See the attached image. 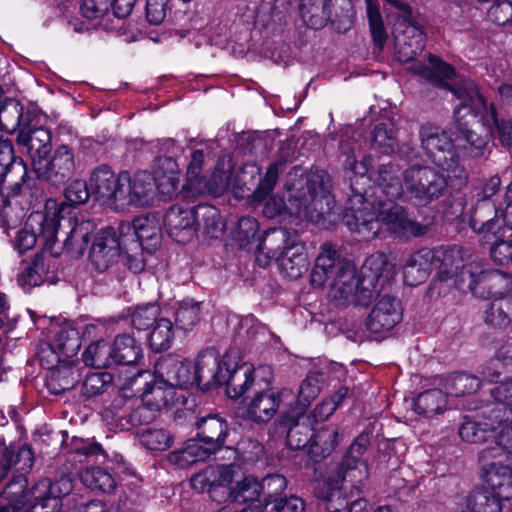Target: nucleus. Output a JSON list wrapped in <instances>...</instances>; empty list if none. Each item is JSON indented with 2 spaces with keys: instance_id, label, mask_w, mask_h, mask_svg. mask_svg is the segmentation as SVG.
Returning <instances> with one entry per match:
<instances>
[{
  "instance_id": "obj_13",
  "label": "nucleus",
  "mask_w": 512,
  "mask_h": 512,
  "mask_svg": "<svg viewBox=\"0 0 512 512\" xmlns=\"http://www.w3.org/2000/svg\"><path fill=\"white\" fill-rule=\"evenodd\" d=\"M376 216L375 197L369 201L357 192L349 199L344 221L351 232L358 234L361 239L370 240L379 234V219Z\"/></svg>"
},
{
  "instance_id": "obj_32",
  "label": "nucleus",
  "mask_w": 512,
  "mask_h": 512,
  "mask_svg": "<svg viewBox=\"0 0 512 512\" xmlns=\"http://www.w3.org/2000/svg\"><path fill=\"white\" fill-rule=\"evenodd\" d=\"M316 494L322 502V509L326 512H364L369 511L367 509V502L359 499L354 501L349 509H346V500L341 497L339 488L332 486L329 483H318L316 488Z\"/></svg>"
},
{
  "instance_id": "obj_33",
  "label": "nucleus",
  "mask_w": 512,
  "mask_h": 512,
  "mask_svg": "<svg viewBox=\"0 0 512 512\" xmlns=\"http://www.w3.org/2000/svg\"><path fill=\"white\" fill-rule=\"evenodd\" d=\"M197 437L220 450L225 445L229 426L225 418L215 414L201 417L196 422Z\"/></svg>"
},
{
  "instance_id": "obj_26",
  "label": "nucleus",
  "mask_w": 512,
  "mask_h": 512,
  "mask_svg": "<svg viewBox=\"0 0 512 512\" xmlns=\"http://www.w3.org/2000/svg\"><path fill=\"white\" fill-rule=\"evenodd\" d=\"M155 374L176 391L195 385L192 362L181 361L173 356L161 358L155 364Z\"/></svg>"
},
{
  "instance_id": "obj_39",
  "label": "nucleus",
  "mask_w": 512,
  "mask_h": 512,
  "mask_svg": "<svg viewBox=\"0 0 512 512\" xmlns=\"http://www.w3.org/2000/svg\"><path fill=\"white\" fill-rule=\"evenodd\" d=\"M263 492V487L260 481L251 475L244 476L241 480L235 482L229 488L226 496L233 503L238 504H252L260 501Z\"/></svg>"
},
{
  "instance_id": "obj_16",
  "label": "nucleus",
  "mask_w": 512,
  "mask_h": 512,
  "mask_svg": "<svg viewBox=\"0 0 512 512\" xmlns=\"http://www.w3.org/2000/svg\"><path fill=\"white\" fill-rule=\"evenodd\" d=\"M260 389L246 406L247 417L256 423L269 422L282 404H290L294 399L293 391L287 388L278 392H274L270 388L261 387Z\"/></svg>"
},
{
  "instance_id": "obj_48",
  "label": "nucleus",
  "mask_w": 512,
  "mask_h": 512,
  "mask_svg": "<svg viewBox=\"0 0 512 512\" xmlns=\"http://www.w3.org/2000/svg\"><path fill=\"white\" fill-rule=\"evenodd\" d=\"M174 340V329L172 322L167 318H159L149 334V346L155 352L169 349Z\"/></svg>"
},
{
  "instance_id": "obj_46",
  "label": "nucleus",
  "mask_w": 512,
  "mask_h": 512,
  "mask_svg": "<svg viewBox=\"0 0 512 512\" xmlns=\"http://www.w3.org/2000/svg\"><path fill=\"white\" fill-rule=\"evenodd\" d=\"M339 477L342 482L350 483L359 491L362 483L368 478V466L362 459L344 458L339 468Z\"/></svg>"
},
{
  "instance_id": "obj_52",
  "label": "nucleus",
  "mask_w": 512,
  "mask_h": 512,
  "mask_svg": "<svg viewBox=\"0 0 512 512\" xmlns=\"http://www.w3.org/2000/svg\"><path fill=\"white\" fill-rule=\"evenodd\" d=\"M54 346L65 356L73 357L81 346V339L76 328L65 325L59 328L54 337Z\"/></svg>"
},
{
  "instance_id": "obj_2",
  "label": "nucleus",
  "mask_w": 512,
  "mask_h": 512,
  "mask_svg": "<svg viewBox=\"0 0 512 512\" xmlns=\"http://www.w3.org/2000/svg\"><path fill=\"white\" fill-rule=\"evenodd\" d=\"M330 182L324 171L311 173L289 186L287 202L277 196L270 197L264 204L263 214L267 218L279 217L282 221L294 222L295 225L304 220L317 221L322 214V200L329 203Z\"/></svg>"
},
{
  "instance_id": "obj_19",
  "label": "nucleus",
  "mask_w": 512,
  "mask_h": 512,
  "mask_svg": "<svg viewBox=\"0 0 512 512\" xmlns=\"http://www.w3.org/2000/svg\"><path fill=\"white\" fill-rule=\"evenodd\" d=\"M271 380L272 371L269 366L254 368L250 363H242L229 373L226 382V394L230 398L237 399L253 386L261 388L262 381L268 386Z\"/></svg>"
},
{
  "instance_id": "obj_43",
  "label": "nucleus",
  "mask_w": 512,
  "mask_h": 512,
  "mask_svg": "<svg viewBox=\"0 0 512 512\" xmlns=\"http://www.w3.org/2000/svg\"><path fill=\"white\" fill-rule=\"evenodd\" d=\"M499 495L489 490L473 491L466 498L465 508L457 512H501Z\"/></svg>"
},
{
  "instance_id": "obj_21",
  "label": "nucleus",
  "mask_w": 512,
  "mask_h": 512,
  "mask_svg": "<svg viewBox=\"0 0 512 512\" xmlns=\"http://www.w3.org/2000/svg\"><path fill=\"white\" fill-rule=\"evenodd\" d=\"M239 467L235 464H221L208 466L190 479L191 487L198 492H207L213 499H217V489L232 485L239 474Z\"/></svg>"
},
{
  "instance_id": "obj_54",
  "label": "nucleus",
  "mask_w": 512,
  "mask_h": 512,
  "mask_svg": "<svg viewBox=\"0 0 512 512\" xmlns=\"http://www.w3.org/2000/svg\"><path fill=\"white\" fill-rule=\"evenodd\" d=\"M321 390V377L318 374L310 373L302 381L297 398V415H301L306 407L314 400Z\"/></svg>"
},
{
  "instance_id": "obj_5",
  "label": "nucleus",
  "mask_w": 512,
  "mask_h": 512,
  "mask_svg": "<svg viewBox=\"0 0 512 512\" xmlns=\"http://www.w3.org/2000/svg\"><path fill=\"white\" fill-rule=\"evenodd\" d=\"M460 267L458 250L444 246L434 249L423 248L407 257L403 266V278L407 285L417 286L435 269L437 274L433 288L437 289L439 294H445L448 289L458 285Z\"/></svg>"
},
{
  "instance_id": "obj_63",
  "label": "nucleus",
  "mask_w": 512,
  "mask_h": 512,
  "mask_svg": "<svg viewBox=\"0 0 512 512\" xmlns=\"http://www.w3.org/2000/svg\"><path fill=\"white\" fill-rule=\"evenodd\" d=\"M204 152L195 150L191 155V160L187 167V184L188 187L195 192H202V176L201 170L204 162Z\"/></svg>"
},
{
  "instance_id": "obj_3",
  "label": "nucleus",
  "mask_w": 512,
  "mask_h": 512,
  "mask_svg": "<svg viewBox=\"0 0 512 512\" xmlns=\"http://www.w3.org/2000/svg\"><path fill=\"white\" fill-rule=\"evenodd\" d=\"M392 276V265L382 252L371 254L365 261L361 273L355 265L344 262L339 266L338 275L332 285L331 299L338 306L368 307L380 278Z\"/></svg>"
},
{
  "instance_id": "obj_4",
  "label": "nucleus",
  "mask_w": 512,
  "mask_h": 512,
  "mask_svg": "<svg viewBox=\"0 0 512 512\" xmlns=\"http://www.w3.org/2000/svg\"><path fill=\"white\" fill-rule=\"evenodd\" d=\"M402 194L399 164L390 161L380 165L372 195L375 197L379 228L383 225L390 233L401 237L423 236L427 232V226L410 219L405 208L395 203Z\"/></svg>"
},
{
  "instance_id": "obj_62",
  "label": "nucleus",
  "mask_w": 512,
  "mask_h": 512,
  "mask_svg": "<svg viewBox=\"0 0 512 512\" xmlns=\"http://www.w3.org/2000/svg\"><path fill=\"white\" fill-rule=\"evenodd\" d=\"M260 483L263 487L262 494L264 495L265 506L271 503L275 504V500H279L277 497L281 495L287 487L286 478L279 474L269 475L260 481Z\"/></svg>"
},
{
  "instance_id": "obj_10",
  "label": "nucleus",
  "mask_w": 512,
  "mask_h": 512,
  "mask_svg": "<svg viewBox=\"0 0 512 512\" xmlns=\"http://www.w3.org/2000/svg\"><path fill=\"white\" fill-rule=\"evenodd\" d=\"M502 410V407L491 409L483 422L463 423L459 428L460 437L466 442L480 443L488 438L489 433H493L494 447L508 448L512 453V422H509L512 412L503 411L504 418H500Z\"/></svg>"
},
{
  "instance_id": "obj_44",
  "label": "nucleus",
  "mask_w": 512,
  "mask_h": 512,
  "mask_svg": "<svg viewBox=\"0 0 512 512\" xmlns=\"http://www.w3.org/2000/svg\"><path fill=\"white\" fill-rule=\"evenodd\" d=\"M71 488V483L66 478L60 479L54 485H52L48 479H42L31 490L34 499L33 506L41 505L42 507H46L47 500L60 497L61 495H67Z\"/></svg>"
},
{
  "instance_id": "obj_20",
  "label": "nucleus",
  "mask_w": 512,
  "mask_h": 512,
  "mask_svg": "<svg viewBox=\"0 0 512 512\" xmlns=\"http://www.w3.org/2000/svg\"><path fill=\"white\" fill-rule=\"evenodd\" d=\"M122 172L115 174L105 164L95 167L89 176L91 194L103 205L116 210L118 202V191L121 189Z\"/></svg>"
},
{
  "instance_id": "obj_30",
  "label": "nucleus",
  "mask_w": 512,
  "mask_h": 512,
  "mask_svg": "<svg viewBox=\"0 0 512 512\" xmlns=\"http://www.w3.org/2000/svg\"><path fill=\"white\" fill-rule=\"evenodd\" d=\"M344 262V260L339 259L338 253L332 245L324 244L311 272V284L314 287L321 288L332 277L331 285H333L338 275L339 266ZM331 289L332 286H330ZM329 295L331 296V292Z\"/></svg>"
},
{
  "instance_id": "obj_17",
  "label": "nucleus",
  "mask_w": 512,
  "mask_h": 512,
  "mask_svg": "<svg viewBox=\"0 0 512 512\" xmlns=\"http://www.w3.org/2000/svg\"><path fill=\"white\" fill-rule=\"evenodd\" d=\"M76 168L73 149L65 144L59 145L53 151L49 160L45 159L34 171L39 179L58 186L64 184L73 176Z\"/></svg>"
},
{
  "instance_id": "obj_55",
  "label": "nucleus",
  "mask_w": 512,
  "mask_h": 512,
  "mask_svg": "<svg viewBox=\"0 0 512 512\" xmlns=\"http://www.w3.org/2000/svg\"><path fill=\"white\" fill-rule=\"evenodd\" d=\"M23 106L15 99L5 100L0 107V126L7 132L15 131L21 123Z\"/></svg>"
},
{
  "instance_id": "obj_47",
  "label": "nucleus",
  "mask_w": 512,
  "mask_h": 512,
  "mask_svg": "<svg viewBox=\"0 0 512 512\" xmlns=\"http://www.w3.org/2000/svg\"><path fill=\"white\" fill-rule=\"evenodd\" d=\"M340 149L343 168L349 178L351 179L353 175L365 177L369 171L372 158L365 156L358 160L360 155H356L355 148L349 147L347 144L342 143Z\"/></svg>"
},
{
  "instance_id": "obj_36",
  "label": "nucleus",
  "mask_w": 512,
  "mask_h": 512,
  "mask_svg": "<svg viewBox=\"0 0 512 512\" xmlns=\"http://www.w3.org/2000/svg\"><path fill=\"white\" fill-rule=\"evenodd\" d=\"M50 249L43 246L42 251L38 253L32 264L28 267L25 274L24 284L28 286H39L45 280L49 279V274L56 269V257L59 255H51Z\"/></svg>"
},
{
  "instance_id": "obj_41",
  "label": "nucleus",
  "mask_w": 512,
  "mask_h": 512,
  "mask_svg": "<svg viewBox=\"0 0 512 512\" xmlns=\"http://www.w3.org/2000/svg\"><path fill=\"white\" fill-rule=\"evenodd\" d=\"M79 380L78 369L71 363H62L51 369L47 387L53 394L72 389Z\"/></svg>"
},
{
  "instance_id": "obj_7",
  "label": "nucleus",
  "mask_w": 512,
  "mask_h": 512,
  "mask_svg": "<svg viewBox=\"0 0 512 512\" xmlns=\"http://www.w3.org/2000/svg\"><path fill=\"white\" fill-rule=\"evenodd\" d=\"M456 118L450 128V132L455 136L453 144L452 139L447 135L446 131L439 126L433 124H425L420 129V140L422 148L426 151V154L432 159V162L447 171L449 178H455L459 180L466 179L465 171L462 166L459 165V156L455 151V147L464 149L469 154V149L464 148V145L468 146L464 141H457V131L455 128Z\"/></svg>"
},
{
  "instance_id": "obj_18",
  "label": "nucleus",
  "mask_w": 512,
  "mask_h": 512,
  "mask_svg": "<svg viewBox=\"0 0 512 512\" xmlns=\"http://www.w3.org/2000/svg\"><path fill=\"white\" fill-rule=\"evenodd\" d=\"M482 244L489 247L492 260L505 265L512 263V231L500 220H488L480 229Z\"/></svg>"
},
{
  "instance_id": "obj_35",
  "label": "nucleus",
  "mask_w": 512,
  "mask_h": 512,
  "mask_svg": "<svg viewBox=\"0 0 512 512\" xmlns=\"http://www.w3.org/2000/svg\"><path fill=\"white\" fill-rule=\"evenodd\" d=\"M338 429L333 425L323 426L310 436L309 454L314 461L328 457L339 442Z\"/></svg>"
},
{
  "instance_id": "obj_58",
  "label": "nucleus",
  "mask_w": 512,
  "mask_h": 512,
  "mask_svg": "<svg viewBox=\"0 0 512 512\" xmlns=\"http://www.w3.org/2000/svg\"><path fill=\"white\" fill-rule=\"evenodd\" d=\"M512 361V348L511 347H502L497 354L495 359L489 361L485 366H483L480 370L481 381L484 382H495L502 373V368H504L507 363L506 360Z\"/></svg>"
},
{
  "instance_id": "obj_45",
  "label": "nucleus",
  "mask_w": 512,
  "mask_h": 512,
  "mask_svg": "<svg viewBox=\"0 0 512 512\" xmlns=\"http://www.w3.org/2000/svg\"><path fill=\"white\" fill-rule=\"evenodd\" d=\"M445 395L454 397L476 392L480 387V379L467 373H453L443 383Z\"/></svg>"
},
{
  "instance_id": "obj_37",
  "label": "nucleus",
  "mask_w": 512,
  "mask_h": 512,
  "mask_svg": "<svg viewBox=\"0 0 512 512\" xmlns=\"http://www.w3.org/2000/svg\"><path fill=\"white\" fill-rule=\"evenodd\" d=\"M395 48L402 62L413 60L424 48V34L414 25H407L404 34L395 37Z\"/></svg>"
},
{
  "instance_id": "obj_8",
  "label": "nucleus",
  "mask_w": 512,
  "mask_h": 512,
  "mask_svg": "<svg viewBox=\"0 0 512 512\" xmlns=\"http://www.w3.org/2000/svg\"><path fill=\"white\" fill-rule=\"evenodd\" d=\"M403 187L402 197L416 206H427L442 196L447 181L445 176L429 166L411 165L404 171L399 167Z\"/></svg>"
},
{
  "instance_id": "obj_22",
  "label": "nucleus",
  "mask_w": 512,
  "mask_h": 512,
  "mask_svg": "<svg viewBox=\"0 0 512 512\" xmlns=\"http://www.w3.org/2000/svg\"><path fill=\"white\" fill-rule=\"evenodd\" d=\"M27 175L23 160L16 157L9 139L0 140V187L12 189L13 194L19 193L22 182Z\"/></svg>"
},
{
  "instance_id": "obj_6",
  "label": "nucleus",
  "mask_w": 512,
  "mask_h": 512,
  "mask_svg": "<svg viewBox=\"0 0 512 512\" xmlns=\"http://www.w3.org/2000/svg\"><path fill=\"white\" fill-rule=\"evenodd\" d=\"M266 253L267 257L278 263L280 273L290 279L301 277L309 267L308 256L304 244L295 235L285 229H273L267 232L263 242L259 246L257 260L261 265L260 255Z\"/></svg>"
},
{
  "instance_id": "obj_64",
  "label": "nucleus",
  "mask_w": 512,
  "mask_h": 512,
  "mask_svg": "<svg viewBox=\"0 0 512 512\" xmlns=\"http://www.w3.org/2000/svg\"><path fill=\"white\" fill-rule=\"evenodd\" d=\"M491 396L496 401V404L492 409L502 407V411L512 412V378L507 379L493 388L491 390ZM500 418H504L503 412H501ZM509 422H512V416L510 417Z\"/></svg>"
},
{
  "instance_id": "obj_40",
  "label": "nucleus",
  "mask_w": 512,
  "mask_h": 512,
  "mask_svg": "<svg viewBox=\"0 0 512 512\" xmlns=\"http://www.w3.org/2000/svg\"><path fill=\"white\" fill-rule=\"evenodd\" d=\"M113 364L130 365L142 357L141 345L130 335H118L111 345Z\"/></svg>"
},
{
  "instance_id": "obj_14",
  "label": "nucleus",
  "mask_w": 512,
  "mask_h": 512,
  "mask_svg": "<svg viewBox=\"0 0 512 512\" xmlns=\"http://www.w3.org/2000/svg\"><path fill=\"white\" fill-rule=\"evenodd\" d=\"M468 280L471 292L479 298H504L503 294L512 287V277L500 270H486L474 275L465 267L458 270V285Z\"/></svg>"
},
{
  "instance_id": "obj_53",
  "label": "nucleus",
  "mask_w": 512,
  "mask_h": 512,
  "mask_svg": "<svg viewBox=\"0 0 512 512\" xmlns=\"http://www.w3.org/2000/svg\"><path fill=\"white\" fill-rule=\"evenodd\" d=\"M512 312V295L494 299L485 311V322L494 327L507 325Z\"/></svg>"
},
{
  "instance_id": "obj_42",
  "label": "nucleus",
  "mask_w": 512,
  "mask_h": 512,
  "mask_svg": "<svg viewBox=\"0 0 512 512\" xmlns=\"http://www.w3.org/2000/svg\"><path fill=\"white\" fill-rule=\"evenodd\" d=\"M446 407V395L442 389H429L417 395L413 401L414 411L426 418L442 413Z\"/></svg>"
},
{
  "instance_id": "obj_56",
  "label": "nucleus",
  "mask_w": 512,
  "mask_h": 512,
  "mask_svg": "<svg viewBox=\"0 0 512 512\" xmlns=\"http://www.w3.org/2000/svg\"><path fill=\"white\" fill-rule=\"evenodd\" d=\"M141 444L151 451H164L172 444L171 434L164 429L146 428L139 433Z\"/></svg>"
},
{
  "instance_id": "obj_50",
  "label": "nucleus",
  "mask_w": 512,
  "mask_h": 512,
  "mask_svg": "<svg viewBox=\"0 0 512 512\" xmlns=\"http://www.w3.org/2000/svg\"><path fill=\"white\" fill-rule=\"evenodd\" d=\"M86 365L95 368H106L113 364L111 345L104 340L91 343L83 353Z\"/></svg>"
},
{
  "instance_id": "obj_38",
  "label": "nucleus",
  "mask_w": 512,
  "mask_h": 512,
  "mask_svg": "<svg viewBox=\"0 0 512 512\" xmlns=\"http://www.w3.org/2000/svg\"><path fill=\"white\" fill-rule=\"evenodd\" d=\"M197 231L202 230L205 237L211 239L220 238L225 230L219 210L209 204L196 206Z\"/></svg>"
},
{
  "instance_id": "obj_1",
  "label": "nucleus",
  "mask_w": 512,
  "mask_h": 512,
  "mask_svg": "<svg viewBox=\"0 0 512 512\" xmlns=\"http://www.w3.org/2000/svg\"><path fill=\"white\" fill-rule=\"evenodd\" d=\"M418 74L435 86L447 87L453 95L461 100L455 108L457 141H464L469 149V156L484 155L488 136L494 129L503 146L512 150V122H498L496 108L489 104L471 79H461L454 86L446 80L455 75L454 68L439 57L430 55L429 66L421 67Z\"/></svg>"
},
{
  "instance_id": "obj_28",
  "label": "nucleus",
  "mask_w": 512,
  "mask_h": 512,
  "mask_svg": "<svg viewBox=\"0 0 512 512\" xmlns=\"http://www.w3.org/2000/svg\"><path fill=\"white\" fill-rule=\"evenodd\" d=\"M195 385L201 390H208L224 381L218 354L214 349L201 351L192 363Z\"/></svg>"
},
{
  "instance_id": "obj_60",
  "label": "nucleus",
  "mask_w": 512,
  "mask_h": 512,
  "mask_svg": "<svg viewBox=\"0 0 512 512\" xmlns=\"http://www.w3.org/2000/svg\"><path fill=\"white\" fill-rule=\"evenodd\" d=\"M159 306L156 303L138 305L131 313V323L138 330H146L156 323L159 315Z\"/></svg>"
},
{
  "instance_id": "obj_61",
  "label": "nucleus",
  "mask_w": 512,
  "mask_h": 512,
  "mask_svg": "<svg viewBox=\"0 0 512 512\" xmlns=\"http://www.w3.org/2000/svg\"><path fill=\"white\" fill-rule=\"evenodd\" d=\"M113 376L108 372H94L85 377L82 393L86 397L102 394L112 383Z\"/></svg>"
},
{
  "instance_id": "obj_11",
  "label": "nucleus",
  "mask_w": 512,
  "mask_h": 512,
  "mask_svg": "<svg viewBox=\"0 0 512 512\" xmlns=\"http://www.w3.org/2000/svg\"><path fill=\"white\" fill-rule=\"evenodd\" d=\"M504 447H489L481 452L482 477L496 495L512 496V453Z\"/></svg>"
},
{
  "instance_id": "obj_57",
  "label": "nucleus",
  "mask_w": 512,
  "mask_h": 512,
  "mask_svg": "<svg viewBox=\"0 0 512 512\" xmlns=\"http://www.w3.org/2000/svg\"><path fill=\"white\" fill-rule=\"evenodd\" d=\"M366 8L373 40L379 47H382L386 41L387 34L384 28L379 5L376 0H366Z\"/></svg>"
},
{
  "instance_id": "obj_12",
  "label": "nucleus",
  "mask_w": 512,
  "mask_h": 512,
  "mask_svg": "<svg viewBox=\"0 0 512 512\" xmlns=\"http://www.w3.org/2000/svg\"><path fill=\"white\" fill-rule=\"evenodd\" d=\"M124 390H130L133 396L141 399V403L156 411L179 400L173 387L145 370L127 379Z\"/></svg>"
},
{
  "instance_id": "obj_29",
  "label": "nucleus",
  "mask_w": 512,
  "mask_h": 512,
  "mask_svg": "<svg viewBox=\"0 0 512 512\" xmlns=\"http://www.w3.org/2000/svg\"><path fill=\"white\" fill-rule=\"evenodd\" d=\"M68 231L61 251L65 249L72 257H79L85 252L90 236L95 230V224L91 220L69 218L66 220Z\"/></svg>"
},
{
  "instance_id": "obj_51",
  "label": "nucleus",
  "mask_w": 512,
  "mask_h": 512,
  "mask_svg": "<svg viewBox=\"0 0 512 512\" xmlns=\"http://www.w3.org/2000/svg\"><path fill=\"white\" fill-rule=\"evenodd\" d=\"M372 147L383 154H391L395 151L396 135L394 124L378 123L371 135Z\"/></svg>"
},
{
  "instance_id": "obj_23",
  "label": "nucleus",
  "mask_w": 512,
  "mask_h": 512,
  "mask_svg": "<svg viewBox=\"0 0 512 512\" xmlns=\"http://www.w3.org/2000/svg\"><path fill=\"white\" fill-rule=\"evenodd\" d=\"M169 236L178 243L189 242L197 232L196 206H171L164 217Z\"/></svg>"
},
{
  "instance_id": "obj_59",
  "label": "nucleus",
  "mask_w": 512,
  "mask_h": 512,
  "mask_svg": "<svg viewBox=\"0 0 512 512\" xmlns=\"http://www.w3.org/2000/svg\"><path fill=\"white\" fill-rule=\"evenodd\" d=\"M200 306L193 300L182 301L175 311V322L183 330L191 329L199 320Z\"/></svg>"
},
{
  "instance_id": "obj_27",
  "label": "nucleus",
  "mask_w": 512,
  "mask_h": 512,
  "mask_svg": "<svg viewBox=\"0 0 512 512\" xmlns=\"http://www.w3.org/2000/svg\"><path fill=\"white\" fill-rule=\"evenodd\" d=\"M17 143L26 149L35 171L51 151V134L43 127L22 128L17 135Z\"/></svg>"
},
{
  "instance_id": "obj_15",
  "label": "nucleus",
  "mask_w": 512,
  "mask_h": 512,
  "mask_svg": "<svg viewBox=\"0 0 512 512\" xmlns=\"http://www.w3.org/2000/svg\"><path fill=\"white\" fill-rule=\"evenodd\" d=\"M121 189L118 191L116 210H126L129 207H144L152 200L157 183L146 171H139L133 176L122 172Z\"/></svg>"
},
{
  "instance_id": "obj_31",
  "label": "nucleus",
  "mask_w": 512,
  "mask_h": 512,
  "mask_svg": "<svg viewBox=\"0 0 512 512\" xmlns=\"http://www.w3.org/2000/svg\"><path fill=\"white\" fill-rule=\"evenodd\" d=\"M176 157L157 156L154 163L153 179L157 189L163 195L171 197L179 187V168Z\"/></svg>"
},
{
  "instance_id": "obj_49",
  "label": "nucleus",
  "mask_w": 512,
  "mask_h": 512,
  "mask_svg": "<svg viewBox=\"0 0 512 512\" xmlns=\"http://www.w3.org/2000/svg\"><path fill=\"white\" fill-rule=\"evenodd\" d=\"M80 479L86 487L104 493L111 492L116 485L112 475L100 467L84 469L80 474Z\"/></svg>"
},
{
  "instance_id": "obj_24",
  "label": "nucleus",
  "mask_w": 512,
  "mask_h": 512,
  "mask_svg": "<svg viewBox=\"0 0 512 512\" xmlns=\"http://www.w3.org/2000/svg\"><path fill=\"white\" fill-rule=\"evenodd\" d=\"M401 319L399 301L390 294L379 293L366 325L371 333L381 334L390 331Z\"/></svg>"
},
{
  "instance_id": "obj_34",
  "label": "nucleus",
  "mask_w": 512,
  "mask_h": 512,
  "mask_svg": "<svg viewBox=\"0 0 512 512\" xmlns=\"http://www.w3.org/2000/svg\"><path fill=\"white\" fill-rule=\"evenodd\" d=\"M138 246L148 253L154 252L161 243V230L154 216H139L132 222Z\"/></svg>"
},
{
  "instance_id": "obj_9",
  "label": "nucleus",
  "mask_w": 512,
  "mask_h": 512,
  "mask_svg": "<svg viewBox=\"0 0 512 512\" xmlns=\"http://www.w3.org/2000/svg\"><path fill=\"white\" fill-rule=\"evenodd\" d=\"M60 222L55 213L40 211L32 212L25 221L24 227L17 233L14 247L19 253L32 249L38 240L42 241L51 255H60L61 247L56 242V234Z\"/></svg>"
},
{
  "instance_id": "obj_25",
  "label": "nucleus",
  "mask_w": 512,
  "mask_h": 512,
  "mask_svg": "<svg viewBox=\"0 0 512 512\" xmlns=\"http://www.w3.org/2000/svg\"><path fill=\"white\" fill-rule=\"evenodd\" d=\"M121 255V243L113 228L101 229L91 246L90 259L99 271H105L117 263Z\"/></svg>"
}]
</instances>
